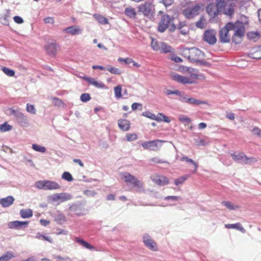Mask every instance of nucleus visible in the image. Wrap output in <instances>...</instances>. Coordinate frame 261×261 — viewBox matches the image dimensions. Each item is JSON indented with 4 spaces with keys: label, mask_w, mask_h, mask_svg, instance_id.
Listing matches in <instances>:
<instances>
[{
    "label": "nucleus",
    "mask_w": 261,
    "mask_h": 261,
    "mask_svg": "<svg viewBox=\"0 0 261 261\" xmlns=\"http://www.w3.org/2000/svg\"><path fill=\"white\" fill-rule=\"evenodd\" d=\"M227 27L234 31V33L232 37V41L235 44H239L241 42V39L244 35L245 27L244 23L239 21L235 23L228 22Z\"/></svg>",
    "instance_id": "f257e3e1"
},
{
    "label": "nucleus",
    "mask_w": 261,
    "mask_h": 261,
    "mask_svg": "<svg viewBox=\"0 0 261 261\" xmlns=\"http://www.w3.org/2000/svg\"><path fill=\"white\" fill-rule=\"evenodd\" d=\"M173 18L168 15H164L159 22L158 26V31L160 33H163L168 28L170 32H173L176 27L172 23Z\"/></svg>",
    "instance_id": "f03ea898"
},
{
    "label": "nucleus",
    "mask_w": 261,
    "mask_h": 261,
    "mask_svg": "<svg viewBox=\"0 0 261 261\" xmlns=\"http://www.w3.org/2000/svg\"><path fill=\"white\" fill-rule=\"evenodd\" d=\"M35 186L38 189L45 190H57L61 187L58 182L49 180L37 181L36 182Z\"/></svg>",
    "instance_id": "7ed1b4c3"
},
{
    "label": "nucleus",
    "mask_w": 261,
    "mask_h": 261,
    "mask_svg": "<svg viewBox=\"0 0 261 261\" xmlns=\"http://www.w3.org/2000/svg\"><path fill=\"white\" fill-rule=\"evenodd\" d=\"M202 6L200 3L188 6L183 10L182 14L187 18L192 19L199 14Z\"/></svg>",
    "instance_id": "20e7f679"
},
{
    "label": "nucleus",
    "mask_w": 261,
    "mask_h": 261,
    "mask_svg": "<svg viewBox=\"0 0 261 261\" xmlns=\"http://www.w3.org/2000/svg\"><path fill=\"white\" fill-rule=\"evenodd\" d=\"M120 177L125 182L129 183L139 189L143 188V184L142 182L128 172L121 173L120 174Z\"/></svg>",
    "instance_id": "39448f33"
},
{
    "label": "nucleus",
    "mask_w": 261,
    "mask_h": 261,
    "mask_svg": "<svg viewBox=\"0 0 261 261\" xmlns=\"http://www.w3.org/2000/svg\"><path fill=\"white\" fill-rule=\"evenodd\" d=\"M154 5L149 2H146L138 7V12L146 17H150L153 16L154 14Z\"/></svg>",
    "instance_id": "423d86ee"
},
{
    "label": "nucleus",
    "mask_w": 261,
    "mask_h": 261,
    "mask_svg": "<svg viewBox=\"0 0 261 261\" xmlns=\"http://www.w3.org/2000/svg\"><path fill=\"white\" fill-rule=\"evenodd\" d=\"M204 58V53L197 48H191L189 50L188 58L192 62H200Z\"/></svg>",
    "instance_id": "0eeeda50"
},
{
    "label": "nucleus",
    "mask_w": 261,
    "mask_h": 261,
    "mask_svg": "<svg viewBox=\"0 0 261 261\" xmlns=\"http://www.w3.org/2000/svg\"><path fill=\"white\" fill-rule=\"evenodd\" d=\"M196 74H191L189 77L181 76L178 74H173L172 77L173 80L183 84H192L195 83V80L198 79Z\"/></svg>",
    "instance_id": "6e6552de"
},
{
    "label": "nucleus",
    "mask_w": 261,
    "mask_h": 261,
    "mask_svg": "<svg viewBox=\"0 0 261 261\" xmlns=\"http://www.w3.org/2000/svg\"><path fill=\"white\" fill-rule=\"evenodd\" d=\"M165 141L159 139L152 141H145L142 144V146L145 149H149L153 151H157L161 146V144Z\"/></svg>",
    "instance_id": "1a4fd4ad"
},
{
    "label": "nucleus",
    "mask_w": 261,
    "mask_h": 261,
    "mask_svg": "<svg viewBox=\"0 0 261 261\" xmlns=\"http://www.w3.org/2000/svg\"><path fill=\"white\" fill-rule=\"evenodd\" d=\"M216 34V32L214 30H210L205 31L203 35L204 41L210 45H214L217 41Z\"/></svg>",
    "instance_id": "9d476101"
},
{
    "label": "nucleus",
    "mask_w": 261,
    "mask_h": 261,
    "mask_svg": "<svg viewBox=\"0 0 261 261\" xmlns=\"http://www.w3.org/2000/svg\"><path fill=\"white\" fill-rule=\"evenodd\" d=\"M150 178L154 183L159 186H165L169 183L168 178L164 175L154 174L151 176Z\"/></svg>",
    "instance_id": "9b49d317"
},
{
    "label": "nucleus",
    "mask_w": 261,
    "mask_h": 261,
    "mask_svg": "<svg viewBox=\"0 0 261 261\" xmlns=\"http://www.w3.org/2000/svg\"><path fill=\"white\" fill-rule=\"evenodd\" d=\"M231 28L227 27V23L222 28L219 32L220 41L222 43L229 42L230 41V36L228 35V32L231 31Z\"/></svg>",
    "instance_id": "f8f14e48"
},
{
    "label": "nucleus",
    "mask_w": 261,
    "mask_h": 261,
    "mask_svg": "<svg viewBox=\"0 0 261 261\" xmlns=\"http://www.w3.org/2000/svg\"><path fill=\"white\" fill-rule=\"evenodd\" d=\"M143 242L145 245L152 251L157 250L156 244L153 241L151 237L148 234H145L143 236Z\"/></svg>",
    "instance_id": "ddd939ff"
},
{
    "label": "nucleus",
    "mask_w": 261,
    "mask_h": 261,
    "mask_svg": "<svg viewBox=\"0 0 261 261\" xmlns=\"http://www.w3.org/2000/svg\"><path fill=\"white\" fill-rule=\"evenodd\" d=\"M63 31L71 35H80L82 33L83 29L78 25H72L65 28Z\"/></svg>",
    "instance_id": "4468645a"
},
{
    "label": "nucleus",
    "mask_w": 261,
    "mask_h": 261,
    "mask_svg": "<svg viewBox=\"0 0 261 261\" xmlns=\"http://www.w3.org/2000/svg\"><path fill=\"white\" fill-rule=\"evenodd\" d=\"M29 223V221H14L9 222L8 223V226L10 229H19L23 226H27Z\"/></svg>",
    "instance_id": "2eb2a0df"
},
{
    "label": "nucleus",
    "mask_w": 261,
    "mask_h": 261,
    "mask_svg": "<svg viewBox=\"0 0 261 261\" xmlns=\"http://www.w3.org/2000/svg\"><path fill=\"white\" fill-rule=\"evenodd\" d=\"M58 47V45L56 43H51L47 45L45 49L48 55L55 56L57 54Z\"/></svg>",
    "instance_id": "dca6fc26"
},
{
    "label": "nucleus",
    "mask_w": 261,
    "mask_h": 261,
    "mask_svg": "<svg viewBox=\"0 0 261 261\" xmlns=\"http://www.w3.org/2000/svg\"><path fill=\"white\" fill-rule=\"evenodd\" d=\"M118 124L119 128L124 132L129 130L130 128L129 121L126 119H119L118 121Z\"/></svg>",
    "instance_id": "f3484780"
},
{
    "label": "nucleus",
    "mask_w": 261,
    "mask_h": 261,
    "mask_svg": "<svg viewBox=\"0 0 261 261\" xmlns=\"http://www.w3.org/2000/svg\"><path fill=\"white\" fill-rule=\"evenodd\" d=\"M215 6L214 4L211 3L207 5L206 11L207 14L212 17H216L218 14L220 10H216Z\"/></svg>",
    "instance_id": "a211bd4d"
},
{
    "label": "nucleus",
    "mask_w": 261,
    "mask_h": 261,
    "mask_svg": "<svg viewBox=\"0 0 261 261\" xmlns=\"http://www.w3.org/2000/svg\"><path fill=\"white\" fill-rule=\"evenodd\" d=\"M75 241L76 242L78 243L80 245H82L84 248L91 250H96L95 247L91 245L87 242L85 241L82 239H81L79 237H76L75 238Z\"/></svg>",
    "instance_id": "6ab92c4d"
},
{
    "label": "nucleus",
    "mask_w": 261,
    "mask_h": 261,
    "mask_svg": "<svg viewBox=\"0 0 261 261\" xmlns=\"http://www.w3.org/2000/svg\"><path fill=\"white\" fill-rule=\"evenodd\" d=\"M179 120L182 123L185 124V125H188V128L190 130H192L193 126L191 124L192 120L188 117L180 115L178 117Z\"/></svg>",
    "instance_id": "aec40b11"
},
{
    "label": "nucleus",
    "mask_w": 261,
    "mask_h": 261,
    "mask_svg": "<svg viewBox=\"0 0 261 261\" xmlns=\"http://www.w3.org/2000/svg\"><path fill=\"white\" fill-rule=\"evenodd\" d=\"M84 79L90 84L93 85L96 88H103L105 85L102 82H98L96 81L94 78L91 77H85Z\"/></svg>",
    "instance_id": "412c9836"
},
{
    "label": "nucleus",
    "mask_w": 261,
    "mask_h": 261,
    "mask_svg": "<svg viewBox=\"0 0 261 261\" xmlns=\"http://www.w3.org/2000/svg\"><path fill=\"white\" fill-rule=\"evenodd\" d=\"M14 198L11 196L0 199V204L4 207H8L13 204Z\"/></svg>",
    "instance_id": "4be33fe9"
},
{
    "label": "nucleus",
    "mask_w": 261,
    "mask_h": 261,
    "mask_svg": "<svg viewBox=\"0 0 261 261\" xmlns=\"http://www.w3.org/2000/svg\"><path fill=\"white\" fill-rule=\"evenodd\" d=\"M56 199L60 200L61 202H64L72 198V196L69 194L60 193L55 195Z\"/></svg>",
    "instance_id": "5701e85b"
},
{
    "label": "nucleus",
    "mask_w": 261,
    "mask_h": 261,
    "mask_svg": "<svg viewBox=\"0 0 261 261\" xmlns=\"http://www.w3.org/2000/svg\"><path fill=\"white\" fill-rule=\"evenodd\" d=\"M225 226L226 228L228 229H236L243 233L245 232V229L243 228L242 225L240 223H237L235 224H225Z\"/></svg>",
    "instance_id": "b1692460"
},
{
    "label": "nucleus",
    "mask_w": 261,
    "mask_h": 261,
    "mask_svg": "<svg viewBox=\"0 0 261 261\" xmlns=\"http://www.w3.org/2000/svg\"><path fill=\"white\" fill-rule=\"evenodd\" d=\"M159 51H160L161 53L166 54L173 52V49L166 43L162 42H161V47Z\"/></svg>",
    "instance_id": "393cba45"
},
{
    "label": "nucleus",
    "mask_w": 261,
    "mask_h": 261,
    "mask_svg": "<svg viewBox=\"0 0 261 261\" xmlns=\"http://www.w3.org/2000/svg\"><path fill=\"white\" fill-rule=\"evenodd\" d=\"M231 156L233 160H234L236 161H243L245 160H248V159L246 155H245L243 153L241 152L231 154Z\"/></svg>",
    "instance_id": "a878e982"
},
{
    "label": "nucleus",
    "mask_w": 261,
    "mask_h": 261,
    "mask_svg": "<svg viewBox=\"0 0 261 261\" xmlns=\"http://www.w3.org/2000/svg\"><path fill=\"white\" fill-rule=\"evenodd\" d=\"M93 17L100 24H107L109 23L108 19L105 17L98 14H95L93 15Z\"/></svg>",
    "instance_id": "bb28decb"
},
{
    "label": "nucleus",
    "mask_w": 261,
    "mask_h": 261,
    "mask_svg": "<svg viewBox=\"0 0 261 261\" xmlns=\"http://www.w3.org/2000/svg\"><path fill=\"white\" fill-rule=\"evenodd\" d=\"M9 17L10 12L8 10H7L5 14L1 15L0 16V22L4 25H8Z\"/></svg>",
    "instance_id": "cd10ccee"
},
{
    "label": "nucleus",
    "mask_w": 261,
    "mask_h": 261,
    "mask_svg": "<svg viewBox=\"0 0 261 261\" xmlns=\"http://www.w3.org/2000/svg\"><path fill=\"white\" fill-rule=\"evenodd\" d=\"M124 13L127 16L134 18L136 17L137 14L135 9L132 7L126 8Z\"/></svg>",
    "instance_id": "c85d7f7f"
},
{
    "label": "nucleus",
    "mask_w": 261,
    "mask_h": 261,
    "mask_svg": "<svg viewBox=\"0 0 261 261\" xmlns=\"http://www.w3.org/2000/svg\"><path fill=\"white\" fill-rule=\"evenodd\" d=\"M20 215L22 218H29L32 217L33 212L30 209H23L20 210Z\"/></svg>",
    "instance_id": "c756f323"
},
{
    "label": "nucleus",
    "mask_w": 261,
    "mask_h": 261,
    "mask_svg": "<svg viewBox=\"0 0 261 261\" xmlns=\"http://www.w3.org/2000/svg\"><path fill=\"white\" fill-rule=\"evenodd\" d=\"M180 161H182V162L185 161L187 163H191V164H192L194 166V168H195L193 172L194 173L196 172L197 170L198 167V164L196 163L194 161H193V160H192L191 159L188 158L187 156H184L181 157L180 159Z\"/></svg>",
    "instance_id": "7c9ffc66"
},
{
    "label": "nucleus",
    "mask_w": 261,
    "mask_h": 261,
    "mask_svg": "<svg viewBox=\"0 0 261 261\" xmlns=\"http://www.w3.org/2000/svg\"><path fill=\"white\" fill-rule=\"evenodd\" d=\"M155 120L158 122L164 121L167 123L170 122V119L162 113H158L156 116L155 115Z\"/></svg>",
    "instance_id": "2f4dec72"
},
{
    "label": "nucleus",
    "mask_w": 261,
    "mask_h": 261,
    "mask_svg": "<svg viewBox=\"0 0 261 261\" xmlns=\"http://www.w3.org/2000/svg\"><path fill=\"white\" fill-rule=\"evenodd\" d=\"M222 204L229 210H234L239 207L238 205H235L228 201H223L222 202Z\"/></svg>",
    "instance_id": "473e14b6"
},
{
    "label": "nucleus",
    "mask_w": 261,
    "mask_h": 261,
    "mask_svg": "<svg viewBox=\"0 0 261 261\" xmlns=\"http://www.w3.org/2000/svg\"><path fill=\"white\" fill-rule=\"evenodd\" d=\"M247 37L250 40L255 42L259 38V33L258 32H250L247 33Z\"/></svg>",
    "instance_id": "72a5a7b5"
},
{
    "label": "nucleus",
    "mask_w": 261,
    "mask_h": 261,
    "mask_svg": "<svg viewBox=\"0 0 261 261\" xmlns=\"http://www.w3.org/2000/svg\"><path fill=\"white\" fill-rule=\"evenodd\" d=\"M185 102L189 105H199L202 103H205V102L202 101L199 99H185Z\"/></svg>",
    "instance_id": "f704fd0d"
},
{
    "label": "nucleus",
    "mask_w": 261,
    "mask_h": 261,
    "mask_svg": "<svg viewBox=\"0 0 261 261\" xmlns=\"http://www.w3.org/2000/svg\"><path fill=\"white\" fill-rule=\"evenodd\" d=\"M151 47L154 50L159 51L161 47V42L159 43L156 39L152 38Z\"/></svg>",
    "instance_id": "c9c22d12"
},
{
    "label": "nucleus",
    "mask_w": 261,
    "mask_h": 261,
    "mask_svg": "<svg viewBox=\"0 0 261 261\" xmlns=\"http://www.w3.org/2000/svg\"><path fill=\"white\" fill-rule=\"evenodd\" d=\"M12 129V126L9 125L8 122H5L4 123L0 124V131L1 132H6L9 131Z\"/></svg>",
    "instance_id": "e433bc0d"
},
{
    "label": "nucleus",
    "mask_w": 261,
    "mask_h": 261,
    "mask_svg": "<svg viewBox=\"0 0 261 261\" xmlns=\"http://www.w3.org/2000/svg\"><path fill=\"white\" fill-rule=\"evenodd\" d=\"M14 257V255L12 252H7L5 254L0 257V261H8Z\"/></svg>",
    "instance_id": "4c0bfd02"
},
{
    "label": "nucleus",
    "mask_w": 261,
    "mask_h": 261,
    "mask_svg": "<svg viewBox=\"0 0 261 261\" xmlns=\"http://www.w3.org/2000/svg\"><path fill=\"white\" fill-rule=\"evenodd\" d=\"M2 70L3 72L8 75V76H14L15 75V71L14 70L9 69L8 68L3 67L2 68Z\"/></svg>",
    "instance_id": "58836bf2"
},
{
    "label": "nucleus",
    "mask_w": 261,
    "mask_h": 261,
    "mask_svg": "<svg viewBox=\"0 0 261 261\" xmlns=\"http://www.w3.org/2000/svg\"><path fill=\"white\" fill-rule=\"evenodd\" d=\"M164 92L166 95H169L170 94H175L180 97H182V95H181V92L179 91L178 90H171L169 89H166L164 91Z\"/></svg>",
    "instance_id": "ea45409f"
},
{
    "label": "nucleus",
    "mask_w": 261,
    "mask_h": 261,
    "mask_svg": "<svg viewBox=\"0 0 261 261\" xmlns=\"http://www.w3.org/2000/svg\"><path fill=\"white\" fill-rule=\"evenodd\" d=\"M32 148L36 151L42 153H44L46 151V148L44 147L36 144L32 145Z\"/></svg>",
    "instance_id": "a19ab883"
},
{
    "label": "nucleus",
    "mask_w": 261,
    "mask_h": 261,
    "mask_svg": "<svg viewBox=\"0 0 261 261\" xmlns=\"http://www.w3.org/2000/svg\"><path fill=\"white\" fill-rule=\"evenodd\" d=\"M114 93L116 98H120L122 96V88L120 85L114 88Z\"/></svg>",
    "instance_id": "79ce46f5"
},
{
    "label": "nucleus",
    "mask_w": 261,
    "mask_h": 261,
    "mask_svg": "<svg viewBox=\"0 0 261 261\" xmlns=\"http://www.w3.org/2000/svg\"><path fill=\"white\" fill-rule=\"evenodd\" d=\"M126 138L127 141L130 142L137 139L138 136L136 134L127 133L126 134Z\"/></svg>",
    "instance_id": "37998d69"
},
{
    "label": "nucleus",
    "mask_w": 261,
    "mask_h": 261,
    "mask_svg": "<svg viewBox=\"0 0 261 261\" xmlns=\"http://www.w3.org/2000/svg\"><path fill=\"white\" fill-rule=\"evenodd\" d=\"M62 177L68 181H71L73 180L71 174L68 172H64L62 174Z\"/></svg>",
    "instance_id": "c03bdc74"
},
{
    "label": "nucleus",
    "mask_w": 261,
    "mask_h": 261,
    "mask_svg": "<svg viewBox=\"0 0 261 261\" xmlns=\"http://www.w3.org/2000/svg\"><path fill=\"white\" fill-rule=\"evenodd\" d=\"M187 178L188 177L186 176L179 177L175 180L174 184L176 186L181 185L185 181Z\"/></svg>",
    "instance_id": "a18cd8bd"
},
{
    "label": "nucleus",
    "mask_w": 261,
    "mask_h": 261,
    "mask_svg": "<svg viewBox=\"0 0 261 261\" xmlns=\"http://www.w3.org/2000/svg\"><path fill=\"white\" fill-rule=\"evenodd\" d=\"M36 238L38 239H43V240H45L48 241L49 243L53 242V240L50 238H49L48 237H46L44 235H42L40 232H38L37 233Z\"/></svg>",
    "instance_id": "49530a36"
},
{
    "label": "nucleus",
    "mask_w": 261,
    "mask_h": 261,
    "mask_svg": "<svg viewBox=\"0 0 261 261\" xmlns=\"http://www.w3.org/2000/svg\"><path fill=\"white\" fill-rule=\"evenodd\" d=\"M142 115L152 120H155V119H156L155 115L149 111L143 112Z\"/></svg>",
    "instance_id": "de8ad7c7"
},
{
    "label": "nucleus",
    "mask_w": 261,
    "mask_h": 261,
    "mask_svg": "<svg viewBox=\"0 0 261 261\" xmlns=\"http://www.w3.org/2000/svg\"><path fill=\"white\" fill-rule=\"evenodd\" d=\"M108 70L113 74H120L121 73V71L118 68L111 66L108 68Z\"/></svg>",
    "instance_id": "09e8293b"
},
{
    "label": "nucleus",
    "mask_w": 261,
    "mask_h": 261,
    "mask_svg": "<svg viewBox=\"0 0 261 261\" xmlns=\"http://www.w3.org/2000/svg\"><path fill=\"white\" fill-rule=\"evenodd\" d=\"M119 62H124L125 64H129L133 62V60L129 58H119L118 60Z\"/></svg>",
    "instance_id": "8fccbe9b"
},
{
    "label": "nucleus",
    "mask_w": 261,
    "mask_h": 261,
    "mask_svg": "<svg viewBox=\"0 0 261 261\" xmlns=\"http://www.w3.org/2000/svg\"><path fill=\"white\" fill-rule=\"evenodd\" d=\"M43 21L45 24H53L55 23V19L53 17H47L43 19Z\"/></svg>",
    "instance_id": "3c124183"
},
{
    "label": "nucleus",
    "mask_w": 261,
    "mask_h": 261,
    "mask_svg": "<svg viewBox=\"0 0 261 261\" xmlns=\"http://www.w3.org/2000/svg\"><path fill=\"white\" fill-rule=\"evenodd\" d=\"M251 132L254 135L261 137V129L257 127H254Z\"/></svg>",
    "instance_id": "603ef678"
},
{
    "label": "nucleus",
    "mask_w": 261,
    "mask_h": 261,
    "mask_svg": "<svg viewBox=\"0 0 261 261\" xmlns=\"http://www.w3.org/2000/svg\"><path fill=\"white\" fill-rule=\"evenodd\" d=\"M27 110L28 112L32 114L35 113V109L34 106L32 105L27 104Z\"/></svg>",
    "instance_id": "864d4df0"
},
{
    "label": "nucleus",
    "mask_w": 261,
    "mask_h": 261,
    "mask_svg": "<svg viewBox=\"0 0 261 261\" xmlns=\"http://www.w3.org/2000/svg\"><path fill=\"white\" fill-rule=\"evenodd\" d=\"M53 103L55 106L61 107L63 105L61 99H53Z\"/></svg>",
    "instance_id": "5fc2aeb1"
},
{
    "label": "nucleus",
    "mask_w": 261,
    "mask_h": 261,
    "mask_svg": "<svg viewBox=\"0 0 261 261\" xmlns=\"http://www.w3.org/2000/svg\"><path fill=\"white\" fill-rule=\"evenodd\" d=\"M13 19H14V21L16 23H18V24H21L23 22V19L21 17L18 16H14L13 18Z\"/></svg>",
    "instance_id": "6e6d98bb"
},
{
    "label": "nucleus",
    "mask_w": 261,
    "mask_h": 261,
    "mask_svg": "<svg viewBox=\"0 0 261 261\" xmlns=\"http://www.w3.org/2000/svg\"><path fill=\"white\" fill-rule=\"evenodd\" d=\"M132 108L133 110H136L137 109H142V105L139 103H134L132 105Z\"/></svg>",
    "instance_id": "4d7b16f0"
},
{
    "label": "nucleus",
    "mask_w": 261,
    "mask_h": 261,
    "mask_svg": "<svg viewBox=\"0 0 261 261\" xmlns=\"http://www.w3.org/2000/svg\"><path fill=\"white\" fill-rule=\"evenodd\" d=\"M196 26L199 28H203L204 27V24L203 22L202 19H200L198 21H197L196 23Z\"/></svg>",
    "instance_id": "13d9d810"
},
{
    "label": "nucleus",
    "mask_w": 261,
    "mask_h": 261,
    "mask_svg": "<svg viewBox=\"0 0 261 261\" xmlns=\"http://www.w3.org/2000/svg\"><path fill=\"white\" fill-rule=\"evenodd\" d=\"M151 161L153 162H154L155 163H168L166 161H163L162 160L158 159V158H153L151 159Z\"/></svg>",
    "instance_id": "bf43d9fd"
},
{
    "label": "nucleus",
    "mask_w": 261,
    "mask_h": 261,
    "mask_svg": "<svg viewBox=\"0 0 261 261\" xmlns=\"http://www.w3.org/2000/svg\"><path fill=\"white\" fill-rule=\"evenodd\" d=\"M171 60L172 61H174L176 63H180V62H181L182 61L180 58H179L177 56H172L171 58Z\"/></svg>",
    "instance_id": "052dcab7"
},
{
    "label": "nucleus",
    "mask_w": 261,
    "mask_h": 261,
    "mask_svg": "<svg viewBox=\"0 0 261 261\" xmlns=\"http://www.w3.org/2000/svg\"><path fill=\"white\" fill-rule=\"evenodd\" d=\"M178 199H179V197L177 196H168L165 197V199L166 200L171 199L172 200L177 201L178 200Z\"/></svg>",
    "instance_id": "680f3d73"
},
{
    "label": "nucleus",
    "mask_w": 261,
    "mask_h": 261,
    "mask_svg": "<svg viewBox=\"0 0 261 261\" xmlns=\"http://www.w3.org/2000/svg\"><path fill=\"white\" fill-rule=\"evenodd\" d=\"M174 0H163L162 2L165 6H170L173 3Z\"/></svg>",
    "instance_id": "e2e57ef3"
},
{
    "label": "nucleus",
    "mask_w": 261,
    "mask_h": 261,
    "mask_svg": "<svg viewBox=\"0 0 261 261\" xmlns=\"http://www.w3.org/2000/svg\"><path fill=\"white\" fill-rule=\"evenodd\" d=\"M78 209H80V207L76 204H72L69 207V210L71 212L76 211Z\"/></svg>",
    "instance_id": "0e129e2a"
},
{
    "label": "nucleus",
    "mask_w": 261,
    "mask_h": 261,
    "mask_svg": "<svg viewBox=\"0 0 261 261\" xmlns=\"http://www.w3.org/2000/svg\"><path fill=\"white\" fill-rule=\"evenodd\" d=\"M226 116L228 119L231 120H234L235 118L234 115L232 113H227Z\"/></svg>",
    "instance_id": "69168bd1"
},
{
    "label": "nucleus",
    "mask_w": 261,
    "mask_h": 261,
    "mask_svg": "<svg viewBox=\"0 0 261 261\" xmlns=\"http://www.w3.org/2000/svg\"><path fill=\"white\" fill-rule=\"evenodd\" d=\"M40 223L43 226H46L49 223V221L45 219H41L40 220Z\"/></svg>",
    "instance_id": "338daca9"
},
{
    "label": "nucleus",
    "mask_w": 261,
    "mask_h": 261,
    "mask_svg": "<svg viewBox=\"0 0 261 261\" xmlns=\"http://www.w3.org/2000/svg\"><path fill=\"white\" fill-rule=\"evenodd\" d=\"M206 124L204 122H201L198 124V128L200 129H202L206 127Z\"/></svg>",
    "instance_id": "774afa93"
}]
</instances>
